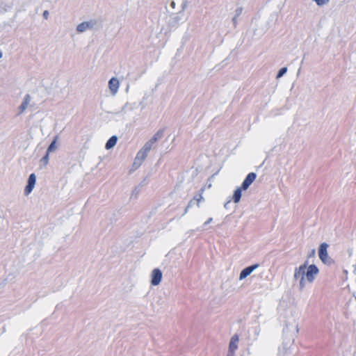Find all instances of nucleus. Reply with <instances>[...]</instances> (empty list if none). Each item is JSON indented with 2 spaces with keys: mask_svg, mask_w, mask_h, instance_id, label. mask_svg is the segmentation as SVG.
Returning a JSON list of instances; mask_svg holds the SVG:
<instances>
[{
  "mask_svg": "<svg viewBox=\"0 0 356 356\" xmlns=\"http://www.w3.org/2000/svg\"><path fill=\"white\" fill-rule=\"evenodd\" d=\"M329 245L327 243H323L318 248V257L321 261L326 265L331 266L334 263V260L328 256L327 248Z\"/></svg>",
  "mask_w": 356,
  "mask_h": 356,
  "instance_id": "obj_1",
  "label": "nucleus"
},
{
  "mask_svg": "<svg viewBox=\"0 0 356 356\" xmlns=\"http://www.w3.org/2000/svg\"><path fill=\"white\" fill-rule=\"evenodd\" d=\"M204 188H200V190L199 191L200 193L195 195L193 197V198L189 201L187 207H186V209L184 210L183 216L186 215L188 213V209L191 207H192L193 205L196 204L197 207H199L200 202L204 200V197H202V193H204Z\"/></svg>",
  "mask_w": 356,
  "mask_h": 356,
  "instance_id": "obj_2",
  "label": "nucleus"
},
{
  "mask_svg": "<svg viewBox=\"0 0 356 356\" xmlns=\"http://www.w3.org/2000/svg\"><path fill=\"white\" fill-rule=\"evenodd\" d=\"M305 271L306 280L308 282L312 283L315 280V277L318 274L319 270L315 264H311L307 267Z\"/></svg>",
  "mask_w": 356,
  "mask_h": 356,
  "instance_id": "obj_3",
  "label": "nucleus"
},
{
  "mask_svg": "<svg viewBox=\"0 0 356 356\" xmlns=\"http://www.w3.org/2000/svg\"><path fill=\"white\" fill-rule=\"evenodd\" d=\"M183 16L184 13L181 12L177 15L171 16L167 22L169 28L168 30L170 31L172 29H176L181 22H184V19L182 17Z\"/></svg>",
  "mask_w": 356,
  "mask_h": 356,
  "instance_id": "obj_4",
  "label": "nucleus"
},
{
  "mask_svg": "<svg viewBox=\"0 0 356 356\" xmlns=\"http://www.w3.org/2000/svg\"><path fill=\"white\" fill-rule=\"evenodd\" d=\"M96 24L97 22L95 20L81 22L76 26V31L78 33H83L86 30L94 29Z\"/></svg>",
  "mask_w": 356,
  "mask_h": 356,
  "instance_id": "obj_5",
  "label": "nucleus"
},
{
  "mask_svg": "<svg viewBox=\"0 0 356 356\" xmlns=\"http://www.w3.org/2000/svg\"><path fill=\"white\" fill-rule=\"evenodd\" d=\"M163 277L162 271L159 268H154L151 274V284L157 286L161 282Z\"/></svg>",
  "mask_w": 356,
  "mask_h": 356,
  "instance_id": "obj_6",
  "label": "nucleus"
},
{
  "mask_svg": "<svg viewBox=\"0 0 356 356\" xmlns=\"http://www.w3.org/2000/svg\"><path fill=\"white\" fill-rule=\"evenodd\" d=\"M239 337L238 334H234L231 338L229 350L227 356H234L236 350L238 348Z\"/></svg>",
  "mask_w": 356,
  "mask_h": 356,
  "instance_id": "obj_7",
  "label": "nucleus"
},
{
  "mask_svg": "<svg viewBox=\"0 0 356 356\" xmlns=\"http://www.w3.org/2000/svg\"><path fill=\"white\" fill-rule=\"evenodd\" d=\"M308 266V261H306L302 265L296 268L294 270L293 278L295 280L298 279L305 278V270Z\"/></svg>",
  "mask_w": 356,
  "mask_h": 356,
  "instance_id": "obj_8",
  "label": "nucleus"
},
{
  "mask_svg": "<svg viewBox=\"0 0 356 356\" xmlns=\"http://www.w3.org/2000/svg\"><path fill=\"white\" fill-rule=\"evenodd\" d=\"M257 177V174L255 172H250L243 180L241 188L243 189V191L247 190L250 186L253 183Z\"/></svg>",
  "mask_w": 356,
  "mask_h": 356,
  "instance_id": "obj_9",
  "label": "nucleus"
},
{
  "mask_svg": "<svg viewBox=\"0 0 356 356\" xmlns=\"http://www.w3.org/2000/svg\"><path fill=\"white\" fill-rule=\"evenodd\" d=\"M36 182V176L34 173L29 175L27 181V184L24 189L25 194L28 195L33 191Z\"/></svg>",
  "mask_w": 356,
  "mask_h": 356,
  "instance_id": "obj_10",
  "label": "nucleus"
},
{
  "mask_svg": "<svg viewBox=\"0 0 356 356\" xmlns=\"http://www.w3.org/2000/svg\"><path fill=\"white\" fill-rule=\"evenodd\" d=\"M259 264H253V265H251V266H249L245 268H243L241 273H240V276H239V279L241 280L246 278L248 275H250L254 270H256L258 267H259Z\"/></svg>",
  "mask_w": 356,
  "mask_h": 356,
  "instance_id": "obj_11",
  "label": "nucleus"
},
{
  "mask_svg": "<svg viewBox=\"0 0 356 356\" xmlns=\"http://www.w3.org/2000/svg\"><path fill=\"white\" fill-rule=\"evenodd\" d=\"M120 86L119 81L117 78L113 77L108 81V87L111 90L112 95H115L118 90Z\"/></svg>",
  "mask_w": 356,
  "mask_h": 356,
  "instance_id": "obj_12",
  "label": "nucleus"
},
{
  "mask_svg": "<svg viewBox=\"0 0 356 356\" xmlns=\"http://www.w3.org/2000/svg\"><path fill=\"white\" fill-rule=\"evenodd\" d=\"M31 97L29 94L25 95L22 104L19 106V113H22L28 107L30 104Z\"/></svg>",
  "mask_w": 356,
  "mask_h": 356,
  "instance_id": "obj_13",
  "label": "nucleus"
},
{
  "mask_svg": "<svg viewBox=\"0 0 356 356\" xmlns=\"http://www.w3.org/2000/svg\"><path fill=\"white\" fill-rule=\"evenodd\" d=\"M242 191H243V189H242L241 187L236 188L234 191L233 196H232V200L234 203H238L240 202L241 196H242Z\"/></svg>",
  "mask_w": 356,
  "mask_h": 356,
  "instance_id": "obj_14",
  "label": "nucleus"
},
{
  "mask_svg": "<svg viewBox=\"0 0 356 356\" xmlns=\"http://www.w3.org/2000/svg\"><path fill=\"white\" fill-rule=\"evenodd\" d=\"M118 141V137L116 136H112L106 142L105 148L106 149H112Z\"/></svg>",
  "mask_w": 356,
  "mask_h": 356,
  "instance_id": "obj_15",
  "label": "nucleus"
},
{
  "mask_svg": "<svg viewBox=\"0 0 356 356\" xmlns=\"http://www.w3.org/2000/svg\"><path fill=\"white\" fill-rule=\"evenodd\" d=\"M165 129H161L150 139L154 143L162 138L164 136Z\"/></svg>",
  "mask_w": 356,
  "mask_h": 356,
  "instance_id": "obj_16",
  "label": "nucleus"
},
{
  "mask_svg": "<svg viewBox=\"0 0 356 356\" xmlns=\"http://www.w3.org/2000/svg\"><path fill=\"white\" fill-rule=\"evenodd\" d=\"M58 138V136H56L54 138V139L52 140L51 144L49 145L46 152L51 153V152H54L56 149V148H57L56 142H57Z\"/></svg>",
  "mask_w": 356,
  "mask_h": 356,
  "instance_id": "obj_17",
  "label": "nucleus"
},
{
  "mask_svg": "<svg viewBox=\"0 0 356 356\" xmlns=\"http://www.w3.org/2000/svg\"><path fill=\"white\" fill-rule=\"evenodd\" d=\"M148 154V152L145 151L144 149H141L136 155V158H138V159L142 160L143 161L146 159L147 156Z\"/></svg>",
  "mask_w": 356,
  "mask_h": 356,
  "instance_id": "obj_18",
  "label": "nucleus"
},
{
  "mask_svg": "<svg viewBox=\"0 0 356 356\" xmlns=\"http://www.w3.org/2000/svg\"><path fill=\"white\" fill-rule=\"evenodd\" d=\"M134 108V106L133 104L129 103V102H127L122 107V109H121V112L122 113H126L127 111H131L133 110Z\"/></svg>",
  "mask_w": 356,
  "mask_h": 356,
  "instance_id": "obj_19",
  "label": "nucleus"
},
{
  "mask_svg": "<svg viewBox=\"0 0 356 356\" xmlns=\"http://www.w3.org/2000/svg\"><path fill=\"white\" fill-rule=\"evenodd\" d=\"M153 144L154 143L151 140H149L147 142L145 143L142 149L149 153V152L151 150Z\"/></svg>",
  "mask_w": 356,
  "mask_h": 356,
  "instance_id": "obj_20",
  "label": "nucleus"
},
{
  "mask_svg": "<svg viewBox=\"0 0 356 356\" xmlns=\"http://www.w3.org/2000/svg\"><path fill=\"white\" fill-rule=\"evenodd\" d=\"M287 72V67H282L277 72V76H276V78L277 79H280L281 78L282 76H283Z\"/></svg>",
  "mask_w": 356,
  "mask_h": 356,
  "instance_id": "obj_21",
  "label": "nucleus"
},
{
  "mask_svg": "<svg viewBox=\"0 0 356 356\" xmlns=\"http://www.w3.org/2000/svg\"><path fill=\"white\" fill-rule=\"evenodd\" d=\"M49 153L46 152L45 155L41 159L40 162L44 165H47L49 163Z\"/></svg>",
  "mask_w": 356,
  "mask_h": 356,
  "instance_id": "obj_22",
  "label": "nucleus"
},
{
  "mask_svg": "<svg viewBox=\"0 0 356 356\" xmlns=\"http://www.w3.org/2000/svg\"><path fill=\"white\" fill-rule=\"evenodd\" d=\"M318 6L327 4L330 0H314Z\"/></svg>",
  "mask_w": 356,
  "mask_h": 356,
  "instance_id": "obj_23",
  "label": "nucleus"
},
{
  "mask_svg": "<svg viewBox=\"0 0 356 356\" xmlns=\"http://www.w3.org/2000/svg\"><path fill=\"white\" fill-rule=\"evenodd\" d=\"M142 162H143L142 160H140V159H138V158L136 157L135 159H134V166L136 168H139L141 165Z\"/></svg>",
  "mask_w": 356,
  "mask_h": 356,
  "instance_id": "obj_24",
  "label": "nucleus"
},
{
  "mask_svg": "<svg viewBox=\"0 0 356 356\" xmlns=\"http://www.w3.org/2000/svg\"><path fill=\"white\" fill-rule=\"evenodd\" d=\"M307 280H305V278H302L300 280V283H299V289L300 291H302L305 286V282H306Z\"/></svg>",
  "mask_w": 356,
  "mask_h": 356,
  "instance_id": "obj_25",
  "label": "nucleus"
},
{
  "mask_svg": "<svg viewBox=\"0 0 356 356\" xmlns=\"http://www.w3.org/2000/svg\"><path fill=\"white\" fill-rule=\"evenodd\" d=\"M242 11H243L242 7L237 8L235 10L234 16L238 17L241 15Z\"/></svg>",
  "mask_w": 356,
  "mask_h": 356,
  "instance_id": "obj_26",
  "label": "nucleus"
},
{
  "mask_svg": "<svg viewBox=\"0 0 356 356\" xmlns=\"http://www.w3.org/2000/svg\"><path fill=\"white\" fill-rule=\"evenodd\" d=\"M140 186H136L133 191L132 196L135 195V197H137V195L140 193Z\"/></svg>",
  "mask_w": 356,
  "mask_h": 356,
  "instance_id": "obj_27",
  "label": "nucleus"
},
{
  "mask_svg": "<svg viewBox=\"0 0 356 356\" xmlns=\"http://www.w3.org/2000/svg\"><path fill=\"white\" fill-rule=\"evenodd\" d=\"M315 254H316V250H315V249H312V250L309 252V254H308V256H307L308 259H309V258H311V257H315Z\"/></svg>",
  "mask_w": 356,
  "mask_h": 356,
  "instance_id": "obj_28",
  "label": "nucleus"
},
{
  "mask_svg": "<svg viewBox=\"0 0 356 356\" xmlns=\"http://www.w3.org/2000/svg\"><path fill=\"white\" fill-rule=\"evenodd\" d=\"M49 11H48V10H44V11L43 12L42 16H43V17H44L45 19H48V17H49Z\"/></svg>",
  "mask_w": 356,
  "mask_h": 356,
  "instance_id": "obj_29",
  "label": "nucleus"
},
{
  "mask_svg": "<svg viewBox=\"0 0 356 356\" xmlns=\"http://www.w3.org/2000/svg\"><path fill=\"white\" fill-rule=\"evenodd\" d=\"M237 19H238V17H235V16H234L232 18V22H233L234 27H236L237 25Z\"/></svg>",
  "mask_w": 356,
  "mask_h": 356,
  "instance_id": "obj_30",
  "label": "nucleus"
},
{
  "mask_svg": "<svg viewBox=\"0 0 356 356\" xmlns=\"http://www.w3.org/2000/svg\"><path fill=\"white\" fill-rule=\"evenodd\" d=\"M187 6V2L184 1L181 3V10H184Z\"/></svg>",
  "mask_w": 356,
  "mask_h": 356,
  "instance_id": "obj_31",
  "label": "nucleus"
},
{
  "mask_svg": "<svg viewBox=\"0 0 356 356\" xmlns=\"http://www.w3.org/2000/svg\"><path fill=\"white\" fill-rule=\"evenodd\" d=\"M147 184V181L145 179L138 186L140 187H143V186H145Z\"/></svg>",
  "mask_w": 356,
  "mask_h": 356,
  "instance_id": "obj_32",
  "label": "nucleus"
},
{
  "mask_svg": "<svg viewBox=\"0 0 356 356\" xmlns=\"http://www.w3.org/2000/svg\"><path fill=\"white\" fill-rule=\"evenodd\" d=\"M213 220V218H209L204 223V226L209 224L210 222H211Z\"/></svg>",
  "mask_w": 356,
  "mask_h": 356,
  "instance_id": "obj_33",
  "label": "nucleus"
},
{
  "mask_svg": "<svg viewBox=\"0 0 356 356\" xmlns=\"http://www.w3.org/2000/svg\"><path fill=\"white\" fill-rule=\"evenodd\" d=\"M170 6L172 8H175V2L174 1H172L170 3Z\"/></svg>",
  "mask_w": 356,
  "mask_h": 356,
  "instance_id": "obj_34",
  "label": "nucleus"
},
{
  "mask_svg": "<svg viewBox=\"0 0 356 356\" xmlns=\"http://www.w3.org/2000/svg\"><path fill=\"white\" fill-rule=\"evenodd\" d=\"M230 202H231V200H229L227 202H226V203L225 204V205H224L225 208H227V204H228L229 203H230Z\"/></svg>",
  "mask_w": 356,
  "mask_h": 356,
  "instance_id": "obj_35",
  "label": "nucleus"
},
{
  "mask_svg": "<svg viewBox=\"0 0 356 356\" xmlns=\"http://www.w3.org/2000/svg\"><path fill=\"white\" fill-rule=\"evenodd\" d=\"M2 56H3V54H2L1 51L0 50V58H2Z\"/></svg>",
  "mask_w": 356,
  "mask_h": 356,
  "instance_id": "obj_36",
  "label": "nucleus"
},
{
  "mask_svg": "<svg viewBox=\"0 0 356 356\" xmlns=\"http://www.w3.org/2000/svg\"><path fill=\"white\" fill-rule=\"evenodd\" d=\"M128 90H129V86H127V88L126 89L127 92L128 91Z\"/></svg>",
  "mask_w": 356,
  "mask_h": 356,
  "instance_id": "obj_37",
  "label": "nucleus"
}]
</instances>
